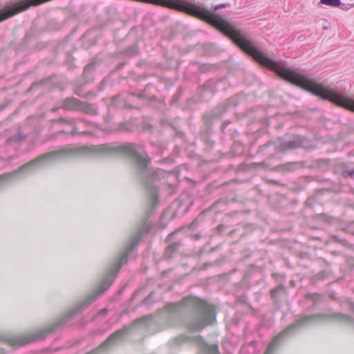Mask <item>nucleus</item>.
I'll use <instances>...</instances> for the list:
<instances>
[{
  "instance_id": "nucleus-15",
  "label": "nucleus",
  "mask_w": 354,
  "mask_h": 354,
  "mask_svg": "<svg viewBox=\"0 0 354 354\" xmlns=\"http://www.w3.org/2000/svg\"><path fill=\"white\" fill-rule=\"evenodd\" d=\"M341 8L342 10H348L351 8V7H349L348 5H346V4H342L339 6Z\"/></svg>"
},
{
  "instance_id": "nucleus-14",
  "label": "nucleus",
  "mask_w": 354,
  "mask_h": 354,
  "mask_svg": "<svg viewBox=\"0 0 354 354\" xmlns=\"http://www.w3.org/2000/svg\"><path fill=\"white\" fill-rule=\"evenodd\" d=\"M176 245H169L167 249L166 254H167L169 252L174 251L176 250Z\"/></svg>"
},
{
  "instance_id": "nucleus-11",
  "label": "nucleus",
  "mask_w": 354,
  "mask_h": 354,
  "mask_svg": "<svg viewBox=\"0 0 354 354\" xmlns=\"http://www.w3.org/2000/svg\"><path fill=\"white\" fill-rule=\"evenodd\" d=\"M8 19V6L0 10V22Z\"/></svg>"
},
{
  "instance_id": "nucleus-23",
  "label": "nucleus",
  "mask_w": 354,
  "mask_h": 354,
  "mask_svg": "<svg viewBox=\"0 0 354 354\" xmlns=\"http://www.w3.org/2000/svg\"><path fill=\"white\" fill-rule=\"evenodd\" d=\"M133 50H134V51H135V52H134V53H136V51H137V48H136V46H134V47H133Z\"/></svg>"
},
{
  "instance_id": "nucleus-1",
  "label": "nucleus",
  "mask_w": 354,
  "mask_h": 354,
  "mask_svg": "<svg viewBox=\"0 0 354 354\" xmlns=\"http://www.w3.org/2000/svg\"><path fill=\"white\" fill-rule=\"evenodd\" d=\"M141 236L142 234L140 232H138L131 237L126 243L124 251L122 252L120 257L113 263L109 271L101 279L96 289L82 302H81L78 306L66 313L63 317H59L55 322L50 324L46 328L27 334L10 336L7 338V342L12 346H20L34 341L43 339L48 333H52L59 327L63 326L75 316L81 313L85 308L92 304L99 295L106 291L111 286L120 268L123 264L127 261L129 253L138 245Z\"/></svg>"
},
{
  "instance_id": "nucleus-24",
  "label": "nucleus",
  "mask_w": 354,
  "mask_h": 354,
  "mask_svg": "<svg viewBox=\"0 0 354 354\" xmlns=\"http://www.w3.org/2000/svg\"><path fill=\"white\" fill-rule=\"evenodd\" d=\"M288 166H289V167H288V168H290H290H292V167H290V166H292V164H291V163H289V164H288Z\"/></svg>"
},
{
  "instance_id": "nucleus-20",
  "label": "nucleus",
  "mask_w": 354,
  "mask_h": 354,
  "mask_svg": "<svg viewBox=\"0 0 354 354\" xmlns=\"http://www.w3.org/2000/svg\"><path fill=\"white\" fill-rule=\"evenodd\" d=\"M106 313V309H103L102 310L100 313H99V315H104Z\"/></svg>"
},
{
  "instance_id": "nucleus-22",
  "label": "nucleus",
  "mask_w": 354,
  "mask_h": 354,
  "mask_svg": "<svg viewBox=\"0 0 354 354\" xmlns=\"http://www.w3.org/2000/svg\"><path fill=\"white\" fill-rule=\"evenodd\" d=\"M290 284H291L292 286H295V281L293 280L290 281Z\"/></svg>"
},
{
  "instance_id": "nucleus-13",
  "label": "nucleus",
  "mask_w": 354,
  "mask_h": 354,
  "mask_svg": "<svg viewBox=\"0 0 354 354\" xmlns=\"http://www.w3.org/2000/svg\"><path fill=\"white\" fill-rule=\"evenodd\" d=\"M342 175L344 177H348L349 176L351 178H353L354 177V169L344 171L342 173Z\"/></svg>"
},
{
  "instance_id": "nucleus-9",
  "label": "nucleus",
  "mask_w": 354,
  "mask_h": 354,
  "mask_svg": "<svg viewBox=\"0 0 354 354\" xmlns=\"http://www.w3.org/2000/svg\"><path fill=\"white\" fill-rule=\"evenodd\" d=\"M63 108L67 110H80L81 102L75 97H68L63 102Z\"/></svg>"
},
{
  "instance_id": "nucleus-4",
  "label": "nucleus",
  "mask_w": 354,
  "mask_h": 354,
  "mask_svg": "<svg viewBox=\"0 0 354 354\" xmlns=\"http://www.w3.org/2000/svg\"><path fill=\"white\" fill-rule=\"evenodd\" d=\"M187 309L195 311L193 319L187 324V326L192 330H200L216 319L214 308L195 297H186L180 303L171 304L167 306L168 314L172 318H178Z\"/></svg>"
},
{
  "instance_id": "nucleus-8",
  "label": "nucleus",
  "mask_w": 354,
  "mask_h": 354,
  "mask_svg": "<svg viewBox=\"0 0 354 354\" xmlns=\"http://www.w3.org/2000/svg\"><path fill=\"white\" fill-rule=\"evenodd\" d=\"M194 342L201 348V351L205 354H220L218 352V344L209 345L205 342L201 336H196L194 338Z\"/></svg>"
},
{
  "instance_id": "nucleus-3",
  "label": "nucleus",
  "mask_w": 354,
  "mask_h": 354,
  "mask_svg": "<svg viewBox=\"0 0 354 354\" xmlns=\"http://www.w3.org/2000/svg\"><path fill=\"white\" fill-rule=\"evenodd\" d=\"M120 151L131 159L138 176L143 181L150 196L151 203L155 204L158 200L156 183L160 180L163 171L153 170L149 167L150 159L142 146L126 143L120 147Z\"/></svg>"
},
{
  "instance_id": "nucleus-2",
  "label": "nucleus",
  "mask_w": 354,
  "mask_h": 354,
  "mask_svg": "<svg viewBox=\"0 0 354 354\" xmlns=\"http://www.w3.org/2000/svg\"><path fill=\"white\" fill-rule=\"evenodd\" d=\"M109 145H85L81 147L68 146L62 149L45 153L30 162L21 166L12 172L6 173L0 176V186L10 181L17 175H27L41 167L51 162L59 161L75 156H100L111 153Z\"/></svg>"
},
{
  "instance_id": "nucleus-18",
  "label": "nucleus",
  "mask_w": 354,
  "mask_h": 354,
  "mask_svg": "<svg viewBox=\"0 0 354 354\" xmlns=\"http://www.w3.org/2000/svg\"><path fill=\"white\" fill-rule=\"evenodd\" d=\"M61 120L62 121H64V122H68V123H72L73 122V119H71V118H69V119L62 118Z\"/></svg>"
},
{
  "instance_id": "nucleus-17",
  "label": "nucleus",
  "mask_w": 354,
  "mask_h": 354,
  "mask_svg": "<svg viewBox=\"0 0 354 354\" xmlns=\"http://www.w3.org/2000/svg\"><path fill=\"white\" fill-rule=\"evenodd\" d=\"M325 276V272H319L318 274H317V277L319 279H323Z\"/></svg>"
},
{
  "instance_id": "nucleus-10",
  "label": "nucleus",
  "mask_w": 354,
  "mask_h": 354,
  "mask_svg": "<svg viewBox=\"0 0 354 354\" xmlns=\"http://www.w3.org/2000/svg\"><path fill=\"white\" fill-rule=\"evenodd\" d=\"M320 3L330 7H339L341 5V0H320Z\"/></svg>"
},
{
  "instance_id": "nucleus-5",
  "label": "nucleus",
  "mask_w": 354,
  "mask_h": 354,
  "mask_svg": "<svg viewBox=\"0 0 354 354\" xmlns=\"http://www.w3.org/2000/svg\"><path fill=\"white\" fill-rule=\"evenodd\" d=\"M326 320H333L347 324H353V319L346 315L333 313L330 310L317 315L301 317L297 319L296 324L289 326L280 334L274 337L264 354H274L275 350L279 346V345L297 328Z\"/></svg>"
},
{
  "instance_id": "nucleus-16",
  "label": "nucleus",
  "mask_w": 354,
  "mask_h": 354,
  "mask_svg": "<svg viewBox=\"0 0 354 354\" xmlns=\"http://www.w3.org/2000/svg\"><path fill=\"white\" fill-rule=\"evenodd\" d=\"M226 7V5L225 4H220V5H218L216 6H215L214 8V11H216L219 8H225Z\"/></svg>"
},
{
  "instance_id": "nucleus-7",
  "label": "nucleus",
  "mask_w": 354,
  "mask_h": 354,
  "mask_svg": "<svg viewBox=\"0 0 354 354\" xmlns=\"http://www.w3.org/2000/svg\"><path fill=\"white\" fill-rule=\"evenodd\" d=\"M304 142L305 139L304 138L300 136H296L288 141H280L276 147L279 151H283L304 147H305Z\"/></svg>"
},
{
  "instance_id": "nucleus-25",
  "label": "nucleus",
  "mask_w": 354,
  "mask_h": 354,
  "mask_svg": "<svg viewBox=\"0 0 354 354\" xmlns=\"http://www.w3.org/2000/svg\"><path fill=\"white\" fill-rule=\"evenodd\" d=\"M327 28H328V27H326V26L324 27V29H327Z\"/></svg>"
},
{
  "instance_id": "nucleus-12",
  "label": "nucleus",
  "mask_w": 354,
  "mask_h": 354,
  "mask_svg": "<svg viewBox=\"0 0 354 354\" xmlns=\"http://www.w3.org/2000/svg\"><path fill=\"white\" fill-rule=\"evenodd\" d=\"M285 287L283 285H279L275 289L272 290V297H275L276 294L278 293L280 291H284Z\"/></svg>"
},
{
  "instance_id": "nucleus-19",
  "label": "nucleus",
  "mask_w": 354,
  "mask_h": 354,
  "mask_svg": "<svg viewBox=\"0 0 354 354\" xmlns=\"http://www.w3.org/2000/svg\"><path fill=\"white\" fill-rule=\"evenodd\" d=\"M92 67V64H89L85 66L84 71H88L90 68Z\"/></svg>"
},
{
  "instance_id": "nucleus-21",
  "label": "nucleus",
  "mask_w": 354,
  "mask_h": 354,
  "mask_svg": "<svg viewBox=\"0 0 354 354\" xmlns=\"http://www.w3.org/2000/svg\"><path fill=\"white\" fill-rule=\"evenodd\" d=\"M6 353V351L4 349L0 348V354H5Z\"/></svg>"
},
{
  "instance_id": "nucleus-6",
  "label": "nucleus",
  "mask_w": 354,
  "mask_h": 354,
  "mask_svg": "<svg viewBox=\"0 0 354 354\" xmlns=\"http://www.w3.org/2000/svg\"><path fill=\"white\" fill-rule=\"evenodd\" d=\"M145 321L146 319L143 317L136 320L131 326L118 330L111 335L100 346L86 354H98L109 351L118 343L123 341L127 333L132 330L136 325L143 324Z\"/></svg>"
}]
</instances>
